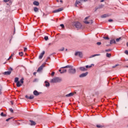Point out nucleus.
Instances as JSON below:
<instances>
[{
  "label": "nucleus",
  "instance_id": "obj_47",
  "mask_svg": "<svg viewBox=\"0 0 128 128\" xmlns=\"http://www.w3.org/2000/svg\"><path fill=\"white\" fill-rule=\"evenodd\" d=\"M50 57L47 58L46 60V62H48V60H50Z\"/></svg>",
  "mask_w": 128,
  "mask_h": 128
},
{
  "label": "nucleus",
  "instance_id": "obj_14",
  "mask_svg": "<svg viewBox=\"0 0 128 128\" xmlns=\"http://www.w3.org/2000/svg\"><path fill=\"white\" fill-rule=\"evenodd\" d=\"M64 8H60L58 10H54L53 11V12H62V10H63Z\"/></svg>",
  "mask_w": 128,
  "mask_h": 128
},
{
  "label": "nucleus",
  "instance_id": "obj_51",
  "mask_svg": "<svg viewBox=\"0 0 128 128\" xmlns=\"http://www.w3.org/2000/svg\"><path fill=\"white\" fill-rule=\"evenodd\" d=\"M12 56H10V57H9V58H8V60H10V58H12Z\"/></svg>",
  "mask_w": 128,
  "mask_h": 128
},
{
  "label": "nucleus",
  "instance_id": "obj_42",
  "mask_svg": "<svg viewBox=\"0 0 128 128\" xmlns=\"http://www.w3.org/2000/svg\"><path fill=\"white\" fill-rule=\"evenodd\" d=\"M96 44H98V46H100V44H102V42H98L96 43Z\"/></svg>",
  "mask_w": 128,
  "mask_h": 128
},
{
  "label": "nucleus",
  "instance_id": "obj_34",
  "mask_svg": "<svg viewBox=\"0 0 128 128\" xmlns=\"http://www.w3.org/2000/svg\"><path fill=\"white\" fill-rule=\"evenodd\" d=\"M103 38H104V40H110V38L108 36H104L103 37Z\"/></svg>",
  "mask_w": 128,
  "mask_h": 128
},
{
  "label": "nucleus",
  "instance_id": "obj_20",
  "mask_svg": "<svg viewBox=\"0 0 128 128\" xmlns=\"http://www.w3.org/2000/svg\"><path fill=\"white\" fill-rule=\"evenodd\" d=\"M116 40L114 39H113L112 40H110V44H116Z\"/></svg>",
  "mask_w": 128,
  "mask_h": 128
},
{
  "label": "nucleus",
  "instance_id": "obj_6",
  "mask_svg": "<svg viewBox=\"0 0 128 128\" xmlns=\"http://www.w3.org/2000/svg\"><path fill=\"white\" fill-rule=\"evenodd\" d=\"M76 94V92H71V93L66 94V98H70V96H74V94Z\"/></svg>",
  "mask_w": 128,
  "mask_h": 128
},
{
  "label": "nucleus",
  "instance_id": "obj_25",
  "mask_svg": "<svg viewBox=\"0 0 128 128\" xmlns=\"http://www.w3.org/2000/svg\"><path fill=\"white\" fill-rule=\"evenodd\" d=\"M106 56H107V58H110L112 54H110L106 53Z\"/></svg>",
  "mask_w": 128,
  "mask_h": 128
},
{
  "label": "nucleus",
  "instance_id": "obj_5",
  "mask_svg": "<svg viewBox=\"0 0 128 128\" xmlns=\"http://www.w3.org/2000/svg\"><path fill=\"white\" fill-rule=\"evenodd\" d=\"M24 78H22L20 82L18 81V82H17L16 84V86L17 88H20V86H22V84H24Z\"/></svg>",
  "mask_w": 128,
  "mask_h": 128
},
{
  "label": "nucleus",
  "instance_id": "obj_62",
  "mask_svg": "<svg viewBox=\"0 0 128 128\" xmlns=\"http://www.w3.org/2000/svg\"><path fill=\"white\" fill-rule=\"evenodd\" d=\"M126 68H128V66H126Z\"/></svg>",
  "mask_w": 128,
  "mask_h": 128
},
{
  "label": "nucleus",
  "instance_id": "obj_28",
  "mask_svg": "<svg viewBox=\"0 0 128 128\" xmlns=\"http://www.w3.org/2000/svg\"><path fill=\"white\" fill-rule=\"evenodd\" d=\"M12 118H14L13 117L8 118V119L6 120V122H8V121L10 120H12Z\"/></svg>",
  "mask_w": 128,
  "mask_h": 128
},
{
  "label": "nucleus",
  "instance_id": "obj_57",
  "mask_svg": "<svg viewBox=\"0 0 128 128\" xmlns=\"http://www.w3.org/2000/svg\"><path fill=\"white\" fill-rule=\"evenodd\" d=\"M11 104H14V102H12V101H11Z\"/></svg>",
  "mask_w": 128,
  "mask_h": 128
},
{
  "label": "nucleus",
  "instance_id": "obj_21",
  "mask_svg": "<svg viewBox=\"0 0 128 128\" xmlns=\"http://www.w3.org/2000/svg\"><path fill=\"white\" fill-rule=\"evenodd\" d=\"M108 14H104V15H102V16H101V18H108Z\"/></svg>",
  "mask_w": 128,
  "mask_h": 128
},
{
  "label": "nucleus",
  "instance_id": "obj_63",
  "mask_svg": "<svg viewBox=\"0 0 128 128\" xmlns=\"http://www.w3.org/2000/svg\"><path fill=\"white\" fill-rule=\"evenodd\" d=\"M127 128H128V124L127 125Z\"/></svg>",
  "mask_w": 128,
  "mask_h": 128
},
{
  "label": "nucleus",
  "instance_id": "obj_8",
  "mask_svg": "<svg viewBox=\"0 0 128 128\" xmlns=\"http://www.w3.org/2000/svg\"><path fill=\"white\" fill-rule=\"evenodd\" d=\"M44 68V65L42 64L41 66H40L38 68L37 70L38 72H42V70H43Z\"/></svg>",
  "mask_w": 128,
  "mask_h": 128
},
{
  "label": "nucleus",
  "instance_id": "obj_19",
  "mask_svg": "<svg viewBox=\"0 0 128 128\" xmlns=\"http://www.w3.org/2000/svg\"><path fill=\"white\" fill-rule=\"evenodd\" d=\"M100 56V54H94V55H92L91 56H90V58H94V56Z\"/></svg>",
  "mask_w": 128,
  "mask_h": 128
},
{
  "label": "nucleus",
  "instance_id": "obj_16",
  "mask_svg": "<svg viewBox=\"0 0 128 128\" xmlns=\"http://www.w3.org/2000/svg\"><path fill=\"white\" fill-rule=\"evenodd\" d=\"M30 122L31 123L30 126H36V123L34 120H30Z\"/></svg>",
  "mask_w": 128,
  "mask_h": 128
},
{
  "label": "nucleus",
  "instance_id": "obj_24",
  "mask_svg": "<svg viewBox=\"0 0 128 128\" xmlns=\"http://www.w3.org/2000/svg\"><path fill=\"white\" fill-rule=\"evenodd\" d=\"M34 12H38V8L36 7H34Z\"/></svg>",
  "mask_w": 128,
  "mask_h": 128
},
{
  "label": "nucleus",
  "instance_id": "obj_33",
  "mask_svg": "<svg viewBox=\"0 0 128 128\" xmlns=\"http://www.w3.org/2000/svg\"><path fill=\"white\" fill-rule=\"evenodd\" d=\"M44 39L46 40H48V36H45L44 38Z\"/></svg>",
  "mask_w": 128,
  "mask_h": 128
},
{
  "label": "nucleus",
  "instance_id": "obj_1",
  "mask_svg": "<svg viewBox=\"0 0 128 128\" xmlns=\"http://www.w3.org/2000/svg\"><path fill=\"white\" fill-rule=\"evenodd\" d=\"M74 66L70 65H68L66 66L62 67L61 68H70L68 70V72L70 74H74L76 72V68H73Z\"/></svg>",
  "mask_w": 128,
  "mask_h": 128
},
{
  "label": "nucleus",
  "instance_id": "obj_9",
  "mask_svg": "<svg viewBox=\"0 0 128 128\" xmlns=\"http://www.w3.org/2000/svg\"><path fill=\"white\" fill-rule=\"evenodd\" d=\"M88 74V72H86L85 73H83L81 74L80 75L79 77L80 78H84L85 76H86Z\"/></svg>",
  "mask_w": 128,
  "mask_h": 128
},
{
  "label": "nucleus",
  "instance_id": "obj_30",
  "mask_svg": "<svg viewBox=\"0 0 128 128\" xmlns=\"http://www.w3.org/2000/svg\"><path fill=\"white\" fill-rule=\"evenodd\" d=\"M2 85H0V94H2Z\"/></svg>",
  "mask_w": 128,
  "mask_h": 128
},
{
  "label": "nucleus",
  "instance_id": "obj_53",
  "mask_svg": "<svg viewBox=\"0 0 128 128\" xmlns=\"http://www.w3.org/2000/svg\"><path fill=\"white\" fill-rule=\"evenodd\" d=\"M105 0H100V2H104Z\"/></svg>",
  "mask_w": 128,
  "mask_h": 128
},
{
  "label": "nucleus",
  "instance_id": "obj_36",
  "mask_svg": "<svg viewBox=\"0 0 128 128\" xmlns=\"http://www.w3.org/2000/svg\"><path fill=\"white\" fill-rule=\"evenodd\" d=\"M120 38H116V42H120Z\"/></svg>",
  "mask_w": 128,
  "mask_h": 128
},
{
  "label": "nucleus",
  "instance_id": "obj_22",
  "mask_svg": "<svg viewBox=\"0 0 128 128\" xmlns=\"http://www.w3.org/2000/svg\"><path fill=\"white\" fill-rule=\"evenodd\" d=\"M33 4H34V6H38L40 4V3L36 1H34L33 2Z\"/></svg>",
  "mask_w": 128,
  "mask_h": 128
},
{
  "label": "nucleus",
  "instance_id": "obj_60",
  "mask_svg": "<svg viewBox=\"0 0 128 128\" xmlns=\"http://www.w3.org/2000/svg\"><path fill=\"white\" fill-rule=\"evenodd\" d=\"M57 2H58L59 0H56Z\"/></svg>",
  "mask_w": 128,
  "mask_h": 128
},
{
  "label": "nucleus",
  "instance_id": "obj_55",
  "mask_svg": "<svg viewBox=\"0 0 128 128\" xmlns=\"http://www.w3.org/2000/svg\"><path fill=\"white\" fill-rule=\"evenodd\" d=\"M52 43H50L49 44H48V46H52Z\"/></svg>",
  "mask_w": 128,
  "mask_h": 128
},
{
  "label": "nucleus",
  "instance_id": "obj_29",
  "mask_svg": "<svg viewBox=\"0 0 128 128\" xmlns=\"http://www.w3.org/2000/svg\"><path fill=\"white\" fill-rule=\"evenodd\" d=\"M19 56H24V52H19Z\"/></svg>",
  "mask_w": 128,
  "mask_h": 128
},
{
  "label": "nucleus",
  "instance_id": "obj_43",
  "mask_svg": "<svg viewBox=\"0 0 128 128\" xmlns=\"http://www.w3.org/2000/svg\"><path fill=\"white\" fill-rule=\"evenodd\" d=\"M102 7H104V5L100 6L99 8H96V10H98V8H102Z\"/></svg>",
  "mask_w": 128,
  "mask_h": 128
},
{
  "label": "nucleus",
  "instance_id": "obj_11",
  "mask_svg": "<svg viewBox=\"0 0 128 128\" xmlns=\"http://www.w3.org/2000/svg\"><path fill=\"white\" fill-rule=\"evenodd\" d=\"M78 6H82V3H80V1H78V0L76 1L75 4H74L75 6L78 7Z\"/></svg>",
  "mask_w": 128,
  "mask_h": 128
},
{
  "label": "nucleus",
  "instance_id": "obj_64",
  "mask_svg": "<svg viewBox=\"0 0 128 128\" xmlns=\"http://www.w3.org/2000/svg\"><path fill=\"white\" fill-rule=\"evenodd\" d=\"M92 66H94V64H92Z\"/></svg>",
  "mask_w": 128,
  "mask_h": 128
},
{
  "label": "nucleus",
  "instance_id": "obj_41",
  "mask_svg": "<svg viewBox=\"0 0 128 128\" xmlns=\"http://www.w3.org/2000/svg\"><path fill=\"white\" fill-rule=\"evenodd\" d=\"M51 76H54V72H52L51 74Z\"/></svg>",
  "mask_w": 128,
  "mask_h": 128
},
{
  "label": "nucleus",
  "instance_id": "obj_45",
  "mask_svg": "<svg viewBox=\"0 0 128 128\" xmlns=\"http://www.w3.org/2000/svg\"><path fill=\"white\" fill-rule=\"evenodd\" d=\"M124 53L126 54H128V50H125Z\"/></svg>",
  "mask_w": 128,
  "mask_h": 128
},
{
  "label": "nucleus",
  "instance_id": "obj_17",
  "mask_svg": "<svg viewBox=\"0 0 128 128\" xmlns=\"http://www.w3.org/2000/svg\"><path fill=\"white\" fill-rule=\"evenodd\" d=\"M80 70L82 72H86V70H87L84 67H80Z\"/></svg>",
  "mask_w": 128,
  "mask_h": 128
},
{
  "label": "nucleus",
  "instance_id": "obj_56",
  "mask_svg": "<svg viewBox=\"0 0 128 128\" xmlns=\"http://www.w3.org/2000/svg\"><path fill=\"white\" fill-rule=\"evenodd\" d=\"M59 72H62V70H59Z\"/></svg>",
  "mask_w": 128,
  "mask_h": 128
},
{
  "label": "nucleus",
  "instance_id": "obj_35",
  "mask_svg": "<svg viewBox=\"0 0 128 128\" xmlns=\"http://www.w3.org/2000/svg\"><path fill=\"white\" fill-rule=\"evenodd\" d=\"M86 68H92V65H91V66H86Z\"/></svg>",
  "mask_w": 128,
  "mask_h": 128
},
{
  "label": "nucleus",
  "instance_id": "obj_23",
  "mask_svg": "<svg viewBox=\"0 0 128 128\" xmlns=\"http://www.w3.org/2000/svg\"><path fill=\"white\" fill-rule=\"evenodd\" d=\"M68 72L66 69H64L62 70V72H60V74H64L65 72Z\"/></svg>",
  "mask_w": 128,
  "mask_h": 128
},
{
  "label": "nucleus",
  "instance_id": "obj_31",
  "mask_svg": "<svg viewBox=\"0 0 128 128\" xmlns=\"http://www.w3.org/2000/svg\"><path fill=\"white\" fill-rule=\"evenodd\" d=\"M96 128H104V126L102 125H96Z\"/></svg>",
  "mask_w": 128,
  "mask_h": 128
},
{
  "label": "nucleus",
  "instance_id": "obj_46",
  "mask_svg": "<svg viewBox=\"0 0 128 128\" xmlns=\"http://www.w3.org/2000/svg\"><path fill=\"white\" fill-rule=\"evenodd\" d=\"M26 50H28V48H24V52H26Z\"/></svg>",
  "mask_w": 128,
  "mask_h": 128
},
{
  "label": "nucleus",
  "instance_id": "obj_15",
  "mask_svg": "<svg viewBox=\"0 0 128 128\" xmlns=\"http://www.w3.org/2000/svg\"><path fill=\"white\" fill-rule=\"evenodd\" d=\"M34 96H40V92H38L36 90H34V92H33Z\"/></svg>",
  "mask_w": 128,
  "mask_h": 128
},
{
  "label": "nucleus",
  "instance_id": "obj_39",
  "mask_svg": "<svg viewBox=\"0 0 128 128\" xmlns=\"http://www.w3.org/2000/svg\"><path fill=\"white\" fill-rule=\"evenodd\" d=\"M60 26H62V28H64V24H60Z\"/></svg>",
  "mask_w": 128,
  "mask_h": 128
},
{
  "label": "nucleus",
  "instance_id": "obj_44",
  "mask_svg": "<svg viewBox=\"0 0 128 128\" xmlns=\"http://www.w3.org/2000/svg\"><path fill=\"white\" fill-rule=\"evenodd\" d=\"M10 112H14V110H12V108H10Z\"/></svg>",
  "mask_w": 128,
  "mask_h": 128
},
{
  "label": "nucleus",
  "instance_id": "obj_40",
  "mask_svg": "<svg viewBox=\"0 0 128 128\" xmlns=\"http://www.w3.org/2000/svg\"><path fill=\"white\" fill-rule=\"evenodd\" d=\"M8 70H9V72H12V70H14V69H12V68H10L8 69Z\"/></svg>",
  "mask_w": 128,
  "mask_h": 128
},
{
  "label": "nucleus",
  "instance_id": "obj_2",
  "mask_svg": "<svg viewBox=\"0 0 128 128\" xmlns=\"http://www.w3.org/2000/svg\"><path fill=\"white\" fill-rule=\"evenodd\" d=\"M62 80V78L58 77H55L51 80V82L52 84H56V82H60Z\"/></svg>",
  "mask_w": 128,
  "mask_h": 128
},
{
  "label": "nucleus",
  "instance_id": "obj_27",
  "mask_svg": "<svg viewBox=\"0 0 128 128\" xmlns=\"http://www.w3.org/2000/svg\"><path fill=\"white\" fill-rule=\"evenodd\" d=\"M0 116H4V117L6 116V114H4V112H1Z\"/></svg>",
  "mask_w": 128,
  "mask_h": 128
},
{
  "label": "nucleus",
  "instance_id": "obj_7",
  "mask_svg": "<svg viewBox=\"0 0 128 128\" xmlns=\"http://www.w3.org/2000/svg\"><path fill=\"white\" fill-rule=\"evenodd\" d=\"M75 56H78L80 58H82V52H77L75 53Z\"/></svg>",
  "mask_w": 128,
  "mask_h": 128
},
{
  "label": "nucleus",
  "instance_id": "obj_50",
  "mask_svg": "<svg viewBox=\"0 0 128 128\" xmlns=\"http://www.w3.org/2000/svg\"><path fill=\"white\" fill-rule=\"evenodd\" d=\"M80 0L81 2H88V0Z\"/></svg>",
  "mask_w": 128,
  "mask_h": 128
},
{
  "label": "nucleus",
  "instance_id": "obj_52",
  "mask_svg": "<svg viewBox=\"0 0 128 128\" xmlns=\"http://www.w3.org/2000/svg\"><path fill=\"white\" fill-rule=\"evenodd\" d=\"M33 74H34V76H36V72H34Z\"/></svg>",
  "mask_w": 128,
  "mask_h": 128
},
{
  "label": "nucleus",
  "instance_id": "obj_10",
  "mask_svg": "<svg viewBox=\"0 0 128 128\" xmlns=\"http://www.w3.org/2000/svg\"><path fill=\"white\" fill-rule=\"evenodd\" d=\"M25 98L28 100H34V95H31L30 96H28V95H26Z\"/></svg>",
  "mask_w": 128,
  "mask_h": 128
},
{
  "label": "nucleus",
  "instance_id": "obj_12",
  "mask_svg": "<svg viewBox=\"0 0 128 128\" xmlns=\"http://www.w3.org/2000/svg\"><path fill=\"white\" fill-rule=\"evenodd\" d=\"M44 51H42V52L40 54L38 57L39 60H42V58L44 55Z\"/></svg>",
  "mask_w": 128,
  "mask_h": 128
},
{
  "label": "nucleus",
  "instance_id": "obj_4",
  "mask_svg": "<svg viewBox=\"0 0 128 128\" xmlns=\"http://www.w3.org/2000/svg\"><path fill=\"white\" fill-rule=\"evenodd\" d=\"M84 24H92V20L90 19V16L86 17L84 19Z\"/></svg>",
  "mask_w": 128,
  "mask_h": 128
},
{
  "label": "nucleus",
  "instance_id": "obj_18",
  "mask_svg": "<svg viewBox=\"0 0 128 128\" xmlns=\"http://www.w3.org/2000/svg\"><path fill=\"white\" fill-rule=\"evenodd\" d=\"M45 86L46 88H48L50 86V82H48V81H45Z\"/></svg>",
  "mask_w": 128,
  "mask_h": 128
},
{
  "label": "nucleus",
  "instance_id": "obj_58",
  "mask_svg": "<svg viewBox=\"0 0 128 128\" xmlns=\"http://www.w3.org/2000/svg\"><path fill=\"white\" fill-rule=\"evenodd\" d=\"M60 2H62V0H60Z\"/></svg>",
  "mask_w": 128,
  "mask_h": 128
},
{
  "label": "nucleus",
  "instance_id": "obj_3",
  "mask_svg": "<svg viewBox=\"0 0 128 128\" xmlns=\"http://www.w3.org/2000/svg\"><path fill=\"white\" fill-rule=\"evenodd\" d=\"M72 26H75L76 28H80L82 25V24L78 22H73L72 24Z\"/></svg>",
  "mask_w": 128,
  "mask_h": 128
},
{
  "label": "nucleus",
  "instance_id": "obj_13",
  "mask_svg": "<svg viewBox=\"0 0 128 128\" xmlns=\"http://www.w3.org/2000/svg\"><path fill=\"white\" fill-rule=\"evenodd\" d=\"M12 74V72L10 71H7V72H5L3 73V74H4V76H10V74Z\"/></svg>",
  "mask_w": 128,
  "mask_h": 128
},
{
  "label": "nucleus",
  "instance_id": "obj_61",
  "mask_svg": "<svg viewBox=\"0 0 128 128\" xmlns=\"http://www.w3.org/2000/svg\"><path fill=\"white\" fill-rule=\"evenodd\" d=\"M66 51L68 50V49L66 48Z\"/></svg>",
  "mask_w": 128,
  "mask_h": 128
},
{
  "label": "nucleus",
  "instance_id": "obj_49",
  "mask_svg": "<svg viewBox=\"0 0 128 128\" xmlns=\"http://www.w3.org/2000/svg\"><path fill=\"white\" fill-rule=\"evenodd\" d=\"M118 66V64H116V66H112L113 68H116V66Z\"/></svg>",
  "mask_w": 128,
  "mask_h": 128
},
{
  "label": "nucleus",
  "instance_id": "obj_38",
  "mask_svg": "<svg viewBox=\"0 0 128 128\" xmlns=\"http://www.w3.org/2000/svg\"><path fill=\"white\" fill-rule=\"evenodd\" d=\"M108 22H114V20L112 19H109L108 20Z\"/></svg>",
  "mask_w": 128,
  "mask_h": 128
},
{
  "label": "nucleus",
  "instance_id": "obj_54",
  "mask_svg": "<svg viewBox=\"0 0 128 128\" xmlns=\"http://www.w3.org/2000/svg\"><path fill=\"white\" fill-rule=\"evenodd\" d=\"M14 53L12 54H11L10 56H12H12H14Z\"/></svg>",
  "mask_w": 128,
  "mask_h": 128
},
{
  "label": "nucleus",
  "instance_id": "obj_26",
  "mask_svg": "<svg viewBox=\"0 0 128 128\" xmlns=\"http://www.w3.org/2000/svg\"><path fill=\"white\" fill-rule=\"evenodd\" d=\"M18 82V78H16L14 79V82L16 84V82Z\"/></svg>",
  "mask_w": 128,
  "mask_h": 128
},
{
  "label": "nucleus",
  "instance_id": "obj_59",
  "mask_svg": "<svg viewBox=\"0 0 128 128\" xmlns=\"http://www.w3.org/2000/svg\"><path fill=\"white\" fill-rule=\"evenodd\" d=\"M126 46H128V42L126 43Z\"/></svg>",
  "mask_w": 128,
  "mask_h": 128
},
{
  "label": "nucleus",
  "instance_id": "obj_48",
  "mask_svg": "<svg viewBox=\"0 0 128 128\" xmlns=\"http://www.w3.org/2000/svg\"><path fill=\"white\" fill-rule=\"evenodd\" d=\"M4 2H10V0H4Z\"/></svg>",
  "mask_w": 128,
  "mask_h": 128
},
{
  "label": "nucleus",
  "instance_id": "obj_37",
  "mask_svg": "<svg viewBox=\"0 0 128 128\" xmlns=\"http://www.w3.org/2000/svg\"><path fill=\"white\" fill-rule=\"evenodd\" d=\"M111 50H112L111 49H108V50H105V52H111Z\"/></svg>",
  "mask_w": 128,
  "mask_h": 128
},
{
  "label": "nucleus",
  "instance_id": "obj_32",
  "mask_svg": "<svg viewBox=\"0 0 128 128\" xmlns=\"http://www.w3.org/2000/svg\"><path fill=\"white\" fill-rule=\"evenodd\" d=\"M60 52H64V48H62L60 49L59 50Z\"/></svg>",
  "mask_w": 128,
  "mask_h": 128
}]
</instances>
